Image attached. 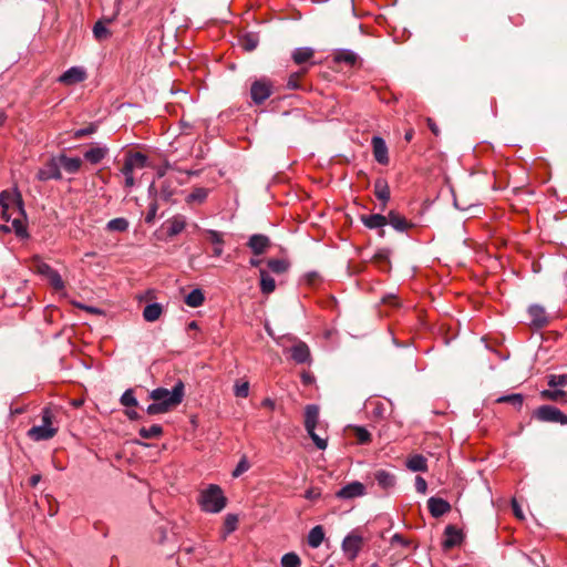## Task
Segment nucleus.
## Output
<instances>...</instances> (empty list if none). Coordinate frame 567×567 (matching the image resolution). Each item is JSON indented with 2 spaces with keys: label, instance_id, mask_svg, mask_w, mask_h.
<instances>
[{
  "label": "nucleus",
  "instance_id": "obj_1",
  "mask_svg": "<svg viewBox=\"0 0 567 567\" xmlns=\"http://www.w3.org/2000/svg\"><path fill=\"white\" fill-rule=\"evenodd\" d=\"M0 206L2 218L6 221H11L12 230L18 237H28L27 231V214L23 207V199L18 189L2 190L0 193Z\"/></svg>",
  "mask_w": 567,
  "mask_h": 567
},
{
  "label": "nucleus",
  "instance_id": "obj_2",
  "mask_svg": "<svg viewBox=\"0 0 567 567\" xmlns=\"http://www.w3.org/2000/svg\"><path fill=\"white\" fill-rule=\"evenodd\" d=\"M227 497L221 487L216 484L208 485L207 488L199 493L198 504L203 512L220 513L227 505Z\"/></svg>",
  "mask_w": 567,
  "mask_h": 567
},
{
  "label": "nucleus",
  "instance_id": "obj_3",
  "mask_svg": "<svg viewBox=\"0 0 567 567\" xmlns=\"http://www.w3.org/2000/svg\"><path fill=\"white\" fill-rule=\"evenodd\" d=\"M185 395V385L182 380H178L173 389L169 391L165 388H157L150 392L148 396L155 402H166L167 408L173 410L179 405Z\"/></svg>",
  "mask_w": 567,
  "mask_h": 567
},
{
  "label": "nucleus",
  "instance_id": "obj_4",
  "mask_svg": "<svg viewBox=\"0 0 567 567\" xmlns=\"http://www.w3.org/2000/svg\"><path fill=\"white\" fill-rule=\"evenodd\" d=\"M319 422V406L316 404H309L305 409V427L309 436L313 441L315 445L319 450L327 447V439L321 437L316 433V427Z\"/></svg>",
  "mask_w": 567,
  "mask_h": 567
},
{
  "label": "nucleus",
  "instance_id": "obj_5",
  "mask_svg": "<svg viewBox=\"0 0 567 567\" xmlns=\"http://www.w3.org/2000/svg\"><path fill=\"white\" fill-rule=\"evenodd\" d=\"M274 93V82L262 76L255 80L250 86V97L256 105L262 104Z\"/></svg>",
  "mask_w": 567,
  "mask_h": 567
},
{
  "label": "nucleus",
  "instance_id": "obj_6",
  "mask_svg": "<svg viewBox=\"0 0 567 567\" xmlns=\"http://www.w3.org/2000/svg\"><path fill=\"white\" fill-rule=\"evenodd\" d=\"M534 417L540 422L567 425V414L554 405H542L534 411Z\"/></svg>",
  "mask_w": 567,
  "mask_h": 567
},
{
  "label": "nucleus",
  "instance_id": "obj_7",
  "mask_svg": "<svg viewBox=\"0 0 567 567\" xmlns=\"http://www.w3.org/2000/svg\"><path fill=\"white\" fill-rule=\"evenodd\" d=\"M363 546V537L358 530L351 532L342 542V550L349 560H354Z\"/></svg>",
  "mask_w": 567,
  "mask_h": 567
},
{
  "label": "nucleus",
  "instance_id": "obj_8",
  "mask_svg": "<svg viewBox=\"0 0 567 567\" xmlns=\"http://www.w3.org/2000/svg\"><path fill=\"white\" fill-rule=\"evenodd\" d=\"M37 178L39 181H49V179H61L62 178V174H61V166H60V163H59V159L56 156L54 157H51L43 166V168H41L38 174H37Z\"/></svg>",
  "mask_w": 567,
  "mask_h": 567
},
{
  "label": "nucleus",
  "instance_id": "obj_9",
  "mask_svg": "<svg viewBox=\"0 0 567 567\" xmlns=\"http://www.w3.org/2000/svg\"><path fill=\"white\" fill-rule=\"evenodd\" d=\"M362 224L369 229H378L379 236L384 237V226L388 225V218L381 214L361 215Z\"/></svg>",
  "mask_w": 567,
  "mask_h": 567
},
{
  "label": "nucleus",
  "instance_id": "obj_10",
  "mask_svg": "<svg viewBox=\"0 0 567 567\" xmlns=\"http://www.w3.org/2000/svg\"><path fill=\"white\" fill-rule=\"evenodd\" d=\"M290 358L297 364L309 363L311 361V353L308 344L303 341H297L290 349Z\"/></svg>",
  "mask_w": 567,
  "mask_h": 567
},
{
  "label": "nucleus",
  "instance_id": "obj_11",
  "mask_svg": "<svg viewBox=\"0 0 567 567\" xmlns=\"http://www.w3.org/2000/svg\"><path fill=\"white\" fill-rule=\"evenodd\" d=\"M148 166V158L141 152L127 153L125 156L124 165L126 172H134L135 169H143Z\"/></svg>",
  "mask_w": 567,
  "mask_h": 567
},
{
  "label": "nucleus",
  "instance_id": "obj_12",
  "mask_svg": "<svg viewBox=\"0 0 567 567\" xmlns=\"http://www.w3.org/2000/svg\"><path fill=\"white\" fill-rule=\"evenodd\" d=\"M186 227V217L177 214L163 224L167 237L173 238L179 235Z\"/></svg>",
  "mask_w": 567,
  "mask_h": 567
},
{
  "label": "nucleus",
  "instance_id": "obj_13",
  "mask_svg": "<svg viewBox=\"0 0 567 567\" xmlns=\"http://www.w3.org/2000/svg\"><path fill=\"white\" fill-rule=\"evenodd\" d=\"M59 427H49L44 425L32 426L27 435L29 439L35 442L48 441L56 435Z\"/></svg>",
  "mask_w": 567,
  "mask_h": 567
},
{
  "label": "nucleus",
  "instance_id": "obj_14",
  "mask_svg": "<svg viewBox=\"0 0 567 567\" xmlns=\"http://www.w3.org/2000/svg\"><path fill=\"white\" fill-rule=\"evenodd\" d=\"M271 243L268 236L262 234H255L249 237L247 247L254 252V255H262L270 247Z\"/></svg>",
  "mask_w": 567,
  "mask_h": 567
},
{
  "label": "nucleus",
  "instance_id": "obj_15",
  "mask_svg": "<svg viewBox=\"0 0 567 567\" xmlns=\"http://www.w3.org/2000/svg\"><path fill=\"white\" fill-rule=\"evenodd\" d=\"M365 492V487L360 482H352L340 488L336 496L341 499H352L362 496Z\"/></svg>",
  "mask_w": 567,
  "mask_h": 567
},
{
  "label": "nucleus",
  "instance_id": "obj_16",
  "mask_svg": "<svg viewBox=\"0 0 567 567\" xmlns=\"http://www.w3.org/2000/svg\"><path fill=\"white\" fill-rule=\"evenodd\" d=\"M85 79L86 73L82 68L72 66L60 75L58 81L64 85H73L84 81Z\"/></svg>",
  "mask_w": 567,
  "mask_h": 567
},
{
  "label": "nucleus",
  "instance_id": "obj_17",
  "mask_svg": "<svg viewBox=\"0 0 567 567\" xmlns=\"http://www.w3.org/2000/svg\"><path fill=\"white\" fill-rule=\"evenodd\" d=\"M333 62L337 64H346L349 68H353L357 64H360L359 55L348 49L337 50L333 54Z\"/></svg>",
  "mask_w": 567,
  "mask_h": 567
},
{
  "label": "nucleus",
  "instance_id": "obj_18",
  "mask_svg": "<svg viewBox=\"0 0 567 567\" xmlns=\"http://www.w3.org/2000/svg\"><path fill=\"white\" fill-rule=\"evenodd\" d=\"M427 508L431 515L437 518L449 513L451 511V505L443 498L430 497L427 501Z\"/></svg>",
  "mask_w": 567,
  "mask_h": 567
},
{
  "label": "nucleus",
  "instance_id": "obj_19",
  "mask_svg": "<svg viewBox=\"0 0 567 567\" xmlns=\"http://www.w3.org/2000/svg\"><path fill=\"white\" fill-rule=\"evenodd\" d=\"M444 535H445V538L443 540V547L445 549H451V548L460 545L463 540L462 532L453 525H447L445 527Z\"/></svg>",
  "mask_w": 567,
  "mask_h": 567
},
{
  "label": "nucleus",
  "instance_id": "obj_20",
  "mask_svg": "<svg viewBox=\"0 0 567 567\" xmlns=\"http://www.w3.org/2000/svg\"><path fill=\"white\" fill-rule=\"evenodd\" d=\"M60 166L69 174H76L82 166V159L80 157H70L64 152L58 156Z\"/></svg>",
  "mask_w": 567,
  "mask_h": 567
},
{
  "label": "nucleus",
  "instance_id": "obj_21",
  "mask_svg": "<svg viewBox=\"0 0 567 567\" xmlns=\"http://www.w3.org/2000/svg\"><path fill=\"white\" fill-rule=\"evenodd\" d=\"M307 71V68H301L299 71L291 73L286 84L287 89L307 91L308 87L301 82V79L306 75Z\"/></svg>",
  "mask_w": 567,
  "mask_h": 567
},
{
  "label": "nucleus",
  "instance_id": "obj_22",
  "mask_svg": "<svg viewBox=\"0 0 567 567\" xmlns=\"http://www.w3.org/2000/svg\"><path fill=\"white\" fill-rule=\"evenodd\" d=\"M380 270L388 271L390 268V250L386 248L379 249L371 259Z\"/></svg>",
  "mask_w": 567,
  "mask_h": 567
},
{
  "label": "nucleus",
  "instance_id": "obj_23",
  "mask_svg": "<svg viewBox=\"0 0 567 567\" xmlns=\"http://www.w3.org/2000/svg\"><path fill=\"white\" fill-rule=\"evenodd\" d=\"M405 465L412 472L427 471V460L421 454H414L408 457Z\"/></svg>",
  "mask_w": 567,
  "mask_h": 567
},
{
  "label": "nucleus",
  "instance_id": "obj_24",
  "mask_svg": "<svg viewBox=\"0 0 567 567\" xmlns=\"http://www.w3.org/2000/svg\"><path fill=\"white\" fill-rule=\"evenodd\" d=\"M238 43L244 51L251 52L258 47L259 37L257 33L248 32L238 39Z\"/></svg>",
  "mask_w": 567,
  "mask_h": 567
},
{
  "label": "nucleus",
  "instance_id": "obj_25",
  "mask_svg": "<svg viewBox=\"0 0 567 567\" xmlns=\"http://www.w3.org/2000/svg\"><path fill=\"white\" fill-rule=\"evenodd\" d=\"M413 228H415V224L392 212V229L399 233H409Z\"/></svg>",
  "mask_w": 567,
  "mask_h": 567
},
{
  "label": "nucleus",
  "instance_id": "obj_26",
  "mask_svg": "<svg viewBox=\"0 0 567 567\" xmlns=\"http://www.w3.org/2000/svg\"><path fill=\"white\" fill-rule=\"evenodd\" d=\"M107 147H93L86 151L83 156L86 162L96 165L107 155Z\"/></svg>",
  "mask_w": 567,
  "mask_h": 567
},
{
  "label": "nucleus",
  "instance_id": "obj_27",
  "mask_svg": "<svg viewBox=\"0 0 567 567\" xmlns=\"http://www.w3.org/2000/svg\"><path fill=\"white\" fill-rule=\"evenodd\" d=\"M532 322L538 327H543L547 323V316L545 309L538 305H533L528 309Z\"/></svg>",
  "mask_w": 567,
  "mask_h": 567
},
{
  "label": "nucleus",
  "instance_id": "obj_28",
  "mask_svg": "<svg viewBox=\"0 0 567 567\" xmlns=\"http://www.w3.org/2000/svg\"><path fill=\"white\" fill-rule=\"evenodd\" d=\"M163 313V307L157 303H150L143 310V318L147 322H154L159 319Z\"/></svg>",
  "mask_w": 567,
  "mask_h": 567
},
{
  "label": "nucleus",
  "instance_id": "obj_29",
  "mask_svg": "<svg viewBox=\"0 0 567 567\" xmlns=\"http://www.w3.org/2000/svg\"><path fill=\"white\" fill-rule=\"evenodd\" d=\"M260 290L264 295H269L275 291L276 282L275 279L268 274L267 270L260 269Z\"/></svg>",
  "mask_w": 567,
  "mask_h": 567
},
{
  "label": "nucleus",
  "instance_id": "obj_30",
  "mask_svg": "<svg viewBox=\"0 0 567 567\" xmlns=\"http://www.w3.org/2000/svg\"><path fill=\"white\" fill-rule=\"evenodd\" d=\"M324 539V530L321 525L312 527L308 534V545L318 548Z\"/></svg>",
  "mask_w": 567,
  "mask_h": 567
},
{
  "label": "nucleus",
  "instance_id": "obj_31",
  "mask_svg": "<svg viewBox=\"0 0 567 567\" xmlns=\"http://www.w3.org/2000/svg\"><path fill=\"white\" fill-rule=\"evenodd\" d=\"M315 55V50L311 49V48H297L293 52H292V60L296 64L298 65H301L306 62H308L309 60H311Z\"/></svg>",
  "mask_w": 567,
  "mask_h": 567
},
{
  "label": "nucleus",
  "instance_id": "obj_32",
  "mask_svg": "<svg viewBox=\"0 0 567 567\" xmlns=\"http://www.w3.org/2000/svg\"><path fill=\"white\" fill-rule=\"evenodd\" d=\"M374 194L383 204L390 199V188L385 179L379 178L375 181Z\"/></svg>",
  "mask_w": 567,
  "mask_h": 567
},
{
  "label": "nucleus",
  "instance_id": "obj_33",
  "mask_svg": "<svg viewBox=\"0 0 567 567\" xmlns=\"http://www.w3.org/2000/svg\"><path fill=\"white\" fill-rule=\"evenodd\" d=\"M496 403H508L513 405L516 410H520L524 403V396L520 393H513L507 395H502L495 400Z\"/></svg>",
  "mask_w": 567,
  "mask_h": 567
},
{
  "label": "nucleus",
  "instance_id": "obj_34",
  "mask_svg": "<svg viewBox=\"0 0 567 567\" xmlns=\"http://www.w3.org/2000/svg\"><path fill=\"white\" fill-rule=\"evenodd\" d=\"M184 301L188 307H200L205 301L204 292L200 289H194L185 297Z\"/></svg>",
  "mask_w": 567,
  "mask_h": 567
},
{
  "label": "nucleus",
  "instance_id": "obj_35",
  "mask_svg": "<svg viewBox=\"0 0 567 567\" xmlns=\"http://www.w3.org/2000/svg\"><path fill=\"white\" fill-rule=\"evenodd\" d=\"M111 21L112 20L109 19L106 21L99 20L95 22L93 27V34L97 41H103L111 37V32L106 28V23H110Z\"/></svg>",
  "mask_w": 567,
  "mask_h": 567
},
{
  "label": "nucleus",
  "instance_id": "obj_36",
  "mask_svg": "<svg viewBox=\"0 0 567 567\" xmlns=\"http://www.w3.org/2000/svg\"><path fill=\"white\" fill-rule=\"evenodd\" d=\"M141 437L145 440L158 439L163 435V427L159 424H153L150 427H141L138 431Z\"/></svg>",
  "mask_w": 567,
  "mask_h": 567
},
{
  "label": "nucleus",
  "instance_id": "obj_37",
  "mask_svg": "<svg viewBox=\"0 0 567 567\" xmlns=\"http://www.w3.org/2000/svg\"><path fill=\"white\" fill-rule=\"evenodd\" d=\"M267 267L271 272L281 275L288 270L289 262L286 259H269Z\"/></svg>",
  "mask_w": 567,
  "mask_h": 567
},
{
  "label": "nucleus",
  "instance_id": "obj_38",
  "mask_svg": "<svg viewBox=\"0 0 567 567\" xmlns=\"http://www.w3.org/2000/svg\"><path fill=\"white\" fill-rule=\"evenodd\" d=\"M209 194V190L205 187H195L192 193L187 196V203H204Z\"/></svg>",
  "mask_w": 567,
  "mask_h": 567
},
{
  "label": "nucleus",
  "instance_id": "obj_39",
  "mask_svg": "<svg viewBox=\"0 0 567 567\" xmlns=\"http://www.w3.org/2000/svg\"><path fill=\"white\" fill-rule=\"evenodd\" d=\"M106 228L111 231H121L122 233V231L127 230L128 221L122 217L114 218L107 223Z\"/></svg>",
  "mask_w": 567,
  "mask_h": 567
},
{
  "label": "nucleus",
  "instance_id": "obj_40",
  "mask_svg": "<svg viewBox=\"0 0 567 567\" xmlns=\"http://www.w3.org/2000/svg\"><path fill=\"white\" fill-rule=\"evenodd\" d=\"M540 395L545 400L559 402V401L566 400L567 394L563 390L555 389V390H544V391H542Z\"/></svg>",
  "mask_w": 567,
  "mask_h": 567
},
{
  "label": "nucleus",
  "instance_id": "obj_41",
  "mask_svg": "<svg viewBox=\"0 0 567 567\" xmlns=\"http://www.w3.org/2000/svg\"><path fill=\"white\" fill-rule=\"evenodd\" d=\"M281 566L282 567H300L301 566V559L293 551L287 553V554H285L281 557Z\"/></svg>",
  "mask_w": 567,
  "mask_h": 567
},
{
  "label": "nucleus",
  "instance_id": "obj_42",
  "mask_svg": "<svg viewBox=\"0 0 567 567\" xmlns=\"http://www.w3.org/2000/svg\"><path fill=\"white\" fill-rule=\"evenodd\" d=\"M374 481L378 483V485L383 488L388 489L390 487V474L384 470L375 471L373 474Z\"/></svg>",
  "mask_w": 567,
  "mask_h": 567
},
{
  "label": "nucleus",
  "instance_id": "obj_43",
  "mask_svg": "<svg viewBox=\"0 0 567 567\" xmlns=\"http://www.w3.org/2000/svg\"><path fill=\"white\" fill-rule=\"evenodd\" d=\"M169 411H171V409L167 408L166 402H155V401L152 404H150L146 409V413L148 415L164 414Z\"/></svg>",
  "mask_w": 567,
  "mask_h": 567
},
{
  "label": "nucleus",
  "instance_id": "obj_44",
  "mask_svg": "<svg viewBox=\"0 0 567 567\" xmlns=\"http://www.w3.org/2000/svg\"><path fill=\"white\" fill-rule=\"evenodd\" d=\"M49 284L51 287L56 290L61 291L64 289V281L60 274L56 270H53L48 277H47Z\"/></svg>",
  "mask_w": 567,
  "mask_h": 567
},
{
  "label": "nucleus",
  "instance_id": "obj_45",
  "mask_svg": "<svg viewBox=\"0 0 567 567\" xmlns=\"http://www.w3.org/2000/svg\"><path fill=\"white\" fill-rule=\"evenodd\" d=\"M374 157L381 164L388 163V147L386 144H373Z\"/></svg>",
  "mask_w": 567,
  "mask_h": 567
},
{
  "label": "nucleus",
  "instance_id": "obj_46",
  "mask_svg": "<svg viewBox=\"0 0 567 567\" xmlns=\"http://www.w3.org/2000/svg\"><path fill=\"white\" fill-rule=\"evenodd\" d=\"M41 420H42V425L49 426V427H55L54 426L55 414L50 406H45L42 409Z\"/></svg>",
  "mask_w": 567,
  "mask_h": 567
},
{
  "label": "nucleus",
  "instance_id": "obj_47",
  "mask_svg": "<svg viewBox=\"0 0 567 567\" xmlns=\"http://www.w3.org/2000/svg\"><path fill=\"white\" fill-rule=\"evenodd\" d=\"M234 393L237 398H247L249 394V382L240 380L236 381Z\"/></svg>",
  "mask_w": 567,
  "mask_h": 567
},
{
  "label": "nucleus",
  "instance_id": "obj_48",
  "mask_svg": "<svg viewBox=\"0 0 567 567\" xmlns=\"http://www.w3.org/2000/svg\"><path fill=\"white\" fill-rule=\"evenodd\" d=\"M238 517L235 514H227L224 520V529L226 534H230L237 529Z\"/></svg>",
  "mask_w": 567,
  "mask_h": 567
},
{
  "label": "nucleus",
  "instance_id": "obj_49",
  "mask_svg": "<svg viewBox=\"0 0 567 567\" xmlns=\"http://www.w3.org/2000/svg\"><path fill=\"white\" fill-rule=\"evenodd\" d=\"M352 430L354 437L359 444H365L370 442L371 435L364 427L354 426Z\"/></svg>",
  "mask_w": 567,
  "mask_h": 567
},
{
  "label": "nucleus",
  "instance_id": "obj_50",
  "mask_svg": "<svg viewBox=\"0 0 567 567\" xmlns=\"http://www.w3.org/2000/svg\"><path fill=\"white\" fill-rule=\"evenodd\" d=\"M96 131V125L91 123L84 128L75 130L72 132L70 138L79 140L85 137Z\"/></svg>",
  "mask_w": 567,
  "mask_h": 567
},
{
  "label": "nucleus",
  "instance_id": "obj_51",
  "mask_svg": "<svg viewBox=\"0 0 567 567\" xmlns=\"http://www.w3.org/2000/svg\"><path fill=\"white\" fill-rule=\"evenodd\" d=\"M249 468H250V463L248 462L247 456L244 455L239 460V462H238L237 466L235 467V470L233 471L231 475H233V477H239L241 474L247 472Z\"/></svg>",
  "mask_w": 567,
  "mask_h": 567
},
{
  "label": "nucleus",
  "instance_id": "obj_52",
  "mask_svg": "<svg viewBox=\"0 0 567 567\" xmlns=\"http://www.w3.org/2000/svg\"><path fill=\"white\" fill-rule=\"evenodd\" d=\"M548 385L550 388L567 385V374H550L548 377Z\"/></svg>",
  "mask_w": 567,
  "mask_h": 567
},
{
  "label": "nucleus",
  "instance_id": "obj_53",
  "mask_svg": "<svg viewBox=\"0 0 567 567\" xmlns=\"http://www.w3.org/2000/svg\"><path fill=\"white\" fill-rule=\"evenodd\" d=\"M121 403L124 406H137V400L132 389H127L121 396Z\"/></svg>",
  "mask_w": 567,
  "mask_h": 567
},
{
  "label": "nucleus",
  "instance_id": "obj_54",
  "mask_svg": "<svg viewBox=\"0 0 567 567\" xmlns=\"http://www.w3.org/2000/svg\"><path fill=\"white\" fill-rule=\"evenodd\" d=\"M33 267L38 274L43 275L45 277H48L54 270L49 264L40 259L34 260Z\"/></svg>",
  "mask_w": 567,
  "mask_h": 567
},
{
  "label": "nucleus",
  "instance_id": "obj_55",
  "mask_svg": "<svg viewBox=\"0 0 567 567\" xmlns=\"http://www.w3.org/2000/svg\"><path fill=\"white\" fill-rule=\"evenodd\" d=\"M206 234L208 236V240L213 245H218V246H223L224 245V238H223V234L221 233H219L217 230L208 229V230H206Z\"/></svg>",
  "mask_w": 567,
  "mask_h": 567
},
{
  "label": "nucleus",
  "instance_id": "obj_56",
  "mask_svg": "<svg viewBox=\"0 0 567 567\" xmlns=\"http://www.w3.org/2000/svg\"><path fill=\"white\" fill-rule=\"evenodd\" d=\"M157 209H158V206H157L156 202H153V203L150 204L148 210H147L146 216H145V223L146 224H153L154 223Z\"/></svg>",
  "mask_w": 567,
  "mask_h": 567
},
{
  "label": "nucleus",
  "instance_id": "obj_57",
  "mask_svg": "<svg viewBox=\"0 0 567 567\" xmlns=\"http://www.w3.org/2000/svg\"><path fill=\"white\" fill-rule=\"evenodd\" d=\"M415 489L420 494H425L426 493L427 484H426V481L423 477H421V476H416L415 477Z\"/></svg>",
  "mask_w": 567,
  "mask_h": 567
},
{
  "label": "nucleus",
  "instance_id": "obj_58",
  "mask_svg": "<svg viewBox=\"0 0 567 567\" xmlns=\"http://www.w3.org/2000/svg\"><path fill=\"white\" fill-rule=\"evenodd\" d=\"M174 189H172L169 187V185H166V182L162 185L161 187V196L165 199V200H169L171 197L174 195Z\"/></svg>",
  "mask_w": 567,
  "mask_h": 567
},
{
  "label": "nucleus",
  "instance_id": "obj_59",
  "mask_svg": "<svg viewBox=\"0 0 567 567\" xmlns=\"http://www.w3.org/2000/svg\"><path fill=\"white\" fill-rule=\"evenodd\" d=\"M121 172H122V174L125 176V186H126V187H132V186H134V184H135V179H134V177H133V172H130V173H128V172H126V171H125V167H122Z\"/></svg>",
  "mask_w": 567,
  "mask_h": 567
},
{
  "label": "nucleus",
  "instance_id": "obj_60",
  "mask_svg": "<svg viewBox=\"0 0 567 567\" xmlns=\"http://www.w3.org/2000/svg\"><path fill=\"white\" fill-rule=\"evenodd\" d=\"M300 378L303 385H311L315 382V377L307 371H303Z\"/></svg>",
  "mask_w": 567,
  "mask_h": 567
},
{
  "label": "nucleus",
  "instance_id": "obj_61",
  "mask_svg": "<svg viewBox=\"0 0 567 567\" xmlns=\"http://www.w3.org/2000/svg\"><path fill=\"white\" fill-rule=\"evenodd\" d=\"M320 496H321V493L317 488H309L305 493V498L310 499V501L317 499Z\"/></svg>",
  "mask_w": 567,
  "mask_h": 567
},
{
  "label": "nucleus",
  "instance_id": "obj_62",
  "mask_svg": "<svg viewBox=\"0 0 567 567\" xmlns=\"http://www.w3.org/2000/svg\"><path fill=\"white\" fill-rule=\"evenodd\" d=\"M512 507H513V512H514L515 516L519 519H523L524 518L523 511L515 499H513V502H512Z\"/></svg>",
  "mask_w": 567,
  "mask_h": 567
},
{
  "label": "nucleus",
  "instance_id": "obj_63",
  "mask_svg": "<svg viewBox=\"0 0 567 567\" xmlns=\"http://www.w3.org/2000/svg\"><path fill=\"white\" fill-rule=\"evenodd\" d=\"M529 560L538 567L545 564L544 557L539 554H537L535 557H529Z\"/></svg>",
  "mask_w": 567,
  "mask_h": 567
},
{
  "label": "nucleus",
  "instance_id": "obj_64",
  "mask_svg": "<svg viewBox=\"0 0 567 567\" xmlns=\"http://www.w3.org/2000/svg\"><path fill=\"white\" fill-rule=\"evenodd\" d=\"M125 414L132 421H136V420L141 419V415L135 410H126Z\"/></svg>",
  "mask_w": 567,
  "mask_h": 567
}]
</instances>
